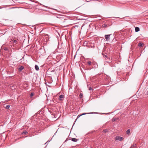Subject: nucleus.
<instances>
[{"label":"nucleus","instance_id":"f03ea898","mask_svg":"<svg viewBox=\"0 0 148 148\" xmlns=\"http://www.w3.org/2000/svg\"><path fill=\"white\" fill-rule=\"evenodd\" d=\"M123 139V137H121L119 136H117L115 137V139L116 140H119V141H122Z\"/></svg>","mask_w":148,"mask_h":148},{"label":"nucleus","instance_id":"6e6552de","mask_svg":"<svg viewBox=\"0 0 148 148\" xmlns=\"http://www.w3.org/2000/svg\"><path fill=\"white\" fill-rule=\"evenodd\" d=\"M24 69V67L23 66H21L18 68V70L19 71H21Z\"/></svg>","mask_w":148,"mask_h":148},{"label":"nucleus","instance_id":"4be33fe9","mask_svg":"<svg viewBox=\"0 0 148 148\" xmlns=\"http://www.w3.org/2000/svg\"><path fill=\"white\" fill-rule=\"evenodd\" d=\"M116 120V119H115V118H113L112 119V121L113 122H114V121H115Z\"/></svg>","mask_w":148,"mask_h":148},{"label":"nucleus","instance_id":"cd10ccee","mask_svg":"<svg viewBox=\"0 0 148 148\" xmlns=\"http://www.w3.org/2000/svg\"><path fill=\"white\" fill-rule=\"evenodd\" d=\"M50 142V141H49V140H48V141L47 142V143H48V142Z\"/></svg>","mask_w":148,"mask_h":148},{"label":"nucleus","instance_id":"a878e982","mask_svg":"<svg viewBox=\"0 0 148 148\" xmlns=\"http://www.w3.org/2000/svg\"><path fill=\"white\" fill-rule=\"evenodd\" d=\"M5 8V7H4V6H3V7H0V9H1L3 8Z\"/></svg>","mask_w":148,"mask_h":148},{"label":"nucleus","instance_id":"6ab92c4d","mask_svg":"<svg viewBox=\"0 0 148 148\" xmlns=\"http://www.w3.org/2000/svg\"><path fill=\"white\" fill-rule=\"evenodd\" d=\"M83 94L82 93H80V95H79V97L80 98H82V97H83Z\"/></svg>","mask_w":148,"mask_h":148},{"label":"nucleus","instance_id":"412c9836","mask_svg":"<svg viewBox=\"0 0 148 148\" xmlns=\"http://www.w3.org/2000/svg\"><path fill=\"white\" fill-rule=\"evenodd\" d=\"M34 95V93H31L30 95V97H32Z\"/></svg>","mask_w":148,"mask_h":148},{"label":"nucleus","instance_id":"393cba45","mask_svg":"<svg viewBox=\"0 0 148 148\" xmlns=\"http://www.w3.org/2000/svg\"><path fill=\"white\" fill-rule=\"evenodd\" d=\"M92 89V88L91 87H90L89 88V90H91Z\"/></svg>","mask_w":148,"mask_h":148},{"label":"nucleus","instance_id":"aec40b11","mask_svg":"<svg viewBox=\"0 0 148 148\" xmlns=\"http://www.w3.org/2000/svg\"><path fill=\"white\" fill-rule=\"evenodd\" d=\"M88 65L90 66L91 64V61H89L88 62Z\"/></svg>","mask_w":148,"mask_h":148},{"label":"nucleus","instance_id":"c756f323","mask_svg":"<svg viewBox=\"0 0 148 148\" xmlns=\"http://www.w3.org/2000/svg\"><path fill=\"white\" fill-rule=\"evenodd\" d=\"M86 1H87V0H86Z\"/></svg>","mask_w":148,"mask_h":148},{"label":"nucleus","instance_id":"9d476101","mask_svg":"<svg viewBox=\"0 0 148 148\" xmlns=\"http://www.w3.org/2000/svg\"><path fill=\"white\" fill-rule=\"evenodd\" d=\"M108 26H109L108 25H107L106 24H104L102 25V27L103 28H106V27H108Z\"/></svg>","mask_w":148,"mask_h":148},{"label":"nucleus","instance_id":"2eb2a0df","mask_svg":"<svg viewBox=\"0 0 148 148\" xmlns=\"http://www.w3.org/2000/svg\"><path fill=\"white\" fill-rule=\"evenodd\" d=\"M27 131H24L22 133V134H27Z\"/></svg>","mask_w":148,"mask_h":148},{"label":"nucleus","instance_id":"f257e3e1","mask_svg":"<svg viewBox=\"0 0 148 148\" xmlns=\"http://www.w3.org/2000/svg\"><path fill=\"white\" fill-rule=\"evenodd\" d=\"M56 17L58 18V19L57 20V21L58 22H60L62 26L64 27H67L69 25L67 19H64L62 18L61 19H60V20L59 17L58 16H56Z\"/></svg>","mask_w":148,"mask_h":148},{"label":"nucleus","instance_id":"9b49d317","mask_svg":"<svg viewBox=\"0 0 148 148\" xmlns=\"http://www.w3.org/2000/svg\"><path fill=\"white\" fill-rule=\"evenodd\" d=\"M135 30L136 32H138L140 30V29L138 27H135Z\"/></svg>","mask_w":148,"mask_h":148},{"label":"nucleus","instance_id":"a211bd4d","mask_svg":"<svg viewBox=\"0 0 148 148\" xmlns=\"http://www.w3.org/2000/svg\"><path fill=\"white\" fill-rule=\"evenodd\" d=\"M138 46L141 47L142 46V44L140 42L138 44Z\"/></svg>","mask_w":148,"mask_h":148},{"label":"nucleus","instance_id":"b1692460","mask_svg":"<svg viewBox=\"0 0 148 148\" xmlns=\"http://www.w3.org/2000/svg\"><path fill=\"white\" fill-rule=\"evenodd\" d=\"M134 146V145H131L130 148H132Z\"/></svg>","mask_w":148,"mask_h":148},{"label":"nucleus","instance_id":"f8f14e48","mask_svg":"<svg viewBox=\"0 0 148 148\" xmlns=\"http://www.w3.org/2000/svg\"><path fill=\"white\" fill-rule=\"evenodd\" d=\"M35 69L36 71H38L39 70L38 66L37 65H36L35 66Z\"/></svg>","mask_w":148,"mask_h":148},{"label":"nucleus","instance_id":"7ed1b4c3","mask_svg":"<svg viewBox=\"0 0 148 148\" xmlns=\"http://www.w3.org/2000/svg\"><path fill=\"white\" fill-rule=\"evenodd\" d=\"M111 35H105V38L106 40L108 41L110 40V36Z\"/></svg>","mask_w":148,"mask_h":148},{"label":"nucleus","instance_id":"20e7f679","mask_svg":"<svg viewBox=\"0 0 148 148\" xmlns=\"http://www.w3.org/2000/svg\"><path fill=\"white\" fill-rule=\"evenodd\" d=\"M64 97V96L63 95H61L59 96L58 100L60 101H61L63 100V99Z\"/></svg>","mask_w":148,"mask_h":148},{"label":"nucleus","instance_id":"bb28decb","mask_svg":"<svg viewBox=\"0 0 148 148\" xmlns=\"http://www.w3.org/2000/svg\"><path fill=\"white\" fill-rule=\"evenodd\" d=\"M5 50H8V49L7 48H5Z\"/></svg>","mask_w":148,"mask_h":148},{"label":"nucleus","instance_id":"ddd939ff","mask_svg":"<svg viewBox=\"0 0 148 148\" xmlns=\"http://www.w3.org/2000/svg\"><path fill=\"white\" fill-rule=\"evenodd\" d=\"M56 32H57L58 34V35L56 34V37L58 39V38H59V37H60V35H59V33L57 32V31L56 30Z\"/></svg>","mask_w":148,"mask_h":148},{"label":"nucleus","instance_id":"4468645a","mask_svg":"<svg viewBox=\"0 0 148 148\" xmlns=\"http://www.w3.org/2000/svg\"><path fill=\"white\" fill-rule=\"evenodd\" d=\"M130 132V129H128L126 131L127 134H128Z\"/></svg>","mask_w":148,"mask_h":148},{"label":"nucleus","instance_id":"39448f33","mask_svg":"<svg viewBox=\"0 0 148 148\" xmlns=\"http://www.w3.org/2000/svg\"><path fill=\"white\" fill-rule=\"evenodd\" d=\"M61 56L60 55L59 56V55H58L57 56V57H56V62H58L61 59Z\"/></svg>","mask_w":148,"mask_h":148},{"label":"nucleus","instance_id":"5701e85b","mask_svg":"<svg viewBox=\"0 0 148 148\" xmlns=\"http://www.w3.org/2000/svg\"><path fill=\"white\" fill-rule=\"evenodd\" d=\"M103 57L104 58H106L107 57V56L106 55H104L103 56Z\"/></svg>","mask_w":148,"mask_h":148},{"label":"nucleus","instance_id":"0eeeda50","mask_svg":"<svg viewBox=\"0 0 148 148\" xmlns=\"http://www.w3.org/2000/svg\"><path fill=\"white\" fill-rule=\"evenodd\" d=\"M95 112H90V113H83L81 115H85L86 114H94V113H95Z\"/></svg>","mask_w":148,"mask_h":148},{"label":"nucleus","instance_id":"dca6fc26","mask_svg":"<svg viewBox=\"0 0 148 148\" xmlns=\"http://www.w3.org/2000/svg\"><path fill=\"white\" fill-rule=\"evenodd\" d=\"M103 132L105 133H107L108 132V130L107 129H105L103 131Z\"/></svg>","mask_w":148,"mask_h":148},{"label":"nucleus","instance_id":"423d86ee","mask_svg":"<svg viewBox=\"0 0 148 148\" xmlns=\"http://www.w3.org/2000/svg\"><path fill=\"white\" fill-rule=\"evenodd\" d=\"M78 139H77L75 138H72L71 139V140L73 142H76L78 140Z\"/></svg>","mask_w":148,"mask_h":148},{"label":"nucleus","instance_id":"1a4fd4ad","mask_svg":"<svg viewBox=\"0 0 148 148\" xmlns=\"http://www.w3.org/2000/svg\"><path fill=\"white\" fill-rule=\"evenodd\" d=\"M13 45H15L17 43L18 41L16 40H12Z\"/></svg>","mask_w":148,"mask_h":148},{"label":"nucleus","instance_id":"c85d7f7f","mask_svg":"<svg viewBox=\"0 0 148 148\" xmlns=\"http://www.w3.org/2000/svg\"><path fill=\"white\" fill-rule=\"evenodd\" d=\"M80 116H79V115H78V116H77V118H78V117H79Z\"/></svg>","mask_w":148,"mask_h":148},{"label":"nucleus","instance_id":"f3484780","mask_svg":"<svg viewBox=\"0 0 148 148\" xmlns=\"http://www.w3.org/2000/svg\"><path fill=\"white\" fill-rule=\"evenodd\" d=\"M10 105H8L7 106H6V107H5V108L6 109H8L9 108H10Z\"/></svg>","mask_w":148,"mask_h":148}]
</instances>
